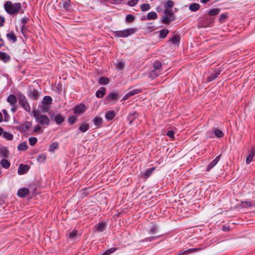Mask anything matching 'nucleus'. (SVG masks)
<instances>
[{
	"label": "nucleus",
	"mask_w": 255,
	"mask_h": 255,
	"mask_svg": "<svg viewBox=\"0 0 255 255\" xmlns=\"http://www.w3.org/2000/svg\"><path fill=\"white\" fill-rule=\"evenodd\" d=\"M180 41V36L177 34H174L168 40L170 44H172L176 47H178Z\"/></svg>",
	"instance_id": "obj_6"
},
{
	"label": "nucleus",
	"mask_w": 255,
	"mask_h": 255,
	"mask_svg": "<svg viewBox=\"0 0 255 255\" xmlns=\"http://www.w3.org/2000/svg\"><path fill=\"white\" fill-rule=\"evenodd\" d=\"M106 227L105 223L104 222L99 223L96 226L97 230L100 232H103Z\"/></svg>",
	"instance_id": "obj_31"
},
{
	"label": "nucleus",
	"mask_w": 255,
	"mask_h": 255,
	"mask_svg": "<svg viewBox=\"0 0 255 255\" xmlns=\"http://www.w3.org/2000/svg\"><path fill=\"white\" fill-rule=\"evenodd\" d=\"M28 96L32 100H37L39 97V93L34 88L30 89L28 92Z\"/></svg>",
	"instance_id": "obj_7"
},
{
	"label": "nucleus",
	"mask_w": 255,
	"mask_h": 255,
	"mask_svg": "<svg viewBox=\"0 0 255 255\" xmlns=\"http://www.w3.org/2000/svg\"><path fill=\"white\" fill-rule=\"evenodd\" d=\"M3 136L8 140H11L13 138V135L8 132L5 131L3 133Z\"/></svg>",
	"instance_id": "obj_38"
},
{
	"label": "nucleus",
	"mask_w": 255,
	"mask_h": 255,
	"mask_svg": "<svg viewBox=\"0 0 255 255\" xmlns=\"http://www.w3.org/2000/svg\"><path fill=\"white\" fill-rule=\"evenodd\" d=\"M156 230V227H152L150 229V232L151 233H154Z\"/></svg>",
	"instance_id": "obj_62"
},
{
	"label": "nucleus",
	"mask_w": 255,
	"mask_h": 255,
	"mask_svg": "<svg viewBox=\"0 0 255 255\" xmlns=\"http://www.w3.org/2000/svg\"><path fill=\"white\" fill-rule=\"evenodd\" d=\"M206 137L207 138H212L214 137V134L213 132V128L211 130H209L206 132Z\"/></svg>",
	"instance_id": "obj_43"
},
{
	"label": "nucleus",
	"mask_w": 255,
	"mask_h": 255,
	"mask_svg": "<svg viewBox=\"0 0 255 255\" xmlns=\"http://www.w3.org/2000/svg\"><path fill=\"white\" fill-rule=\"evenodd\" d=\"M6 37L9 40H11L13 42H15L16 41V36L13 34V33H7Z\"/></svg>",
	"instance_id": "obj_32"
},
{
	"label": "nucleus",
	"mask_w": 255,
	"mask_h": 255,
	"mask_svg": "<svg viewBox=\"0 0 255 255\" xmlns=\"http://www.w3.org/2000/svg\"><path fill=\"white\" fill-rule=\"evenodd\" d=\"M173 5H174V2L172 0H168L165 4V9L167 8L168 9H172V8L173 6Z\"/></svg>",
	"instance_id": "obj_40"
},
{
	"label": "nucleus",
	"mask_w": 255,
	"mask_h": 255,
	"mask_svg": "<svg viewBox=\"0 0 255 255\" xmlns=\"http://www.w3.org/2000/svg\"><path fill=\"white\" fill-rule=\"evenodd\" d=\"M130 96H129V94L128 93L126 95L124 96V97L123 98V100L125 101L127 100L128 98H129Z\"/></svg>",
	"instance_id": "obj_61"
},
{
	"label": "nucleus",
	"mask_w": 255,
	"mask_h": 255,
	"mask_svg": "<svg viewBox=\"0 0 255 255\" xmlns=\"http://www.w3.org/2000/svg\"><path fill=\"white\" fill-rule=\"evenodd\" d=\"M33 115L39 124L42 125H49L50 120L45 115H40L38 112L34 110Z\"/></svg>",
	"instance_id": "obj_2"
},
{
	"label": "nucleus",
	"mask_w": 255,
	"mask_h": 255,
	"mask_svg": "<svg viewBox=\"0 0 255 255\" xmlns=\"http://www.w3.org/2000/svg\"><path fill=\"white\" fill-rule=\"evenodd\" d=\"M31 125V124L30 122H26L23 126L26 129H28Z\"/></svg>",
	"instance_id": "obj_56"
},
{
	"label": "nucleus",
	"mask_w": 255,
	"mask_h": 255,
	"mask_svg": "<svg viewBox=\"0 0 255 255\" xmlns=\"http://www.w3.org/2000/svg\"><path fill=\"white\" fill-rule=\"evenodd\" d=\"M29 167L27 165L20 164L18 168L17 172L19 175L24 174L28 172Z\"/></svg>",
	"instance_id": "obj_10"
},
{
	"label": "nucleus",
	"mask_w": 255,
	"mask_h": 255,
	"mask_svg": "<svg viewBox=\"0 0 255 255\" xmlns=\"http://www.w3.org/2000/svg\"><path fill=\"white\" fill-rule=\"evenodd\" d=\"M89 125L86 122H83L81 124L79 127V130L81 132H85L89 129Z\"/></svg>",
	"instance_id": "obj_16"
},
{
	"label": "nucleus",
	"mask_w": 255,
	"mask_h": 255,
	"mask_svg": "<svg viewBox=\"0 0 255 255\" xmlns=\"http://www.w3.org/2000/svg\"><path fill=\"white\" fill-rule=\"evenodd\" d=\"M4 21V18L3 16H0V26H1L3 25Z\"/></svg>",
	"instance_id": "obj_57"
},
{
	"label": "nucleus",
	"mask_w": 255,
	"mask_h": 255,
	"mask_svg": "<svg viewBox=\"0 0 255 255\" xmlns=\"http://www.w3.org/2000/svg\"><path fill=\"white\" fill-rule=\"evenodd\" d=\"M19 104L27 112L30 111V107L26 97L21 93L17 94Z\"/></svg>",
	"instance_id": "obj_4"
},
{
	"label": "nucleus",
	"mask_w": 255,
	"mask_h": 255,
	"mask_svg": "<svg viewBox=\"0 0 255 255\" xmlns=\"http://www.w3.org/2000/svg\"><path fill=\"white\" fill-rule=\"evenodd\" d=\"M198 249V248H193V249H189L188 250H187L185 251H184V254H188V253H193L196 251H197Z\"/></svg>",
	"instance_id": "obj_53"
},
{
	"label": "nucleus",
	"mask_w": 255,
	"mask_h": 255,
	"mask_svg": "<svg viewBox=\"0 0 255 255\" xmlns=\"http://www.w3.org/2000/svg\"><path fill=\"white\" fill-rule=\"evenodd\" d=\"M166 134L169 137L174 138V132L173 130H170L168 131Z\"/></svg>",
	"instance_id": "obj_54"
},
{
	"label": "nucleus",
	"mask_w": 255,
	"mask_h": 255,
	"mask_svg": "<svg viewBox=\"0 0 255 255\" xmlns=\"http://www.w3.org/2000/svg\"><path fill=\"white\" fill-rule=\"evenodd\" d=\"M220 70L218 69L215 70L214 72L211 73L207 78V82H210L215 80L220 74Z\"/></svg>",
	"instance_id": "obj_9"
},
{
	"label": "nucleus",
	"mask_w": 255,
	"mask_h": 255,
	"mask_svg": "<svg viewBox=\"0 0 255 255\" xmlns=\"http://www.w3.org/2000/svg\"><path fill=\"white\" fill-rule=\"evenodd\" d=\"M227 18V15L223 14L220 15V20L221 21L222 19H225Z\"/></svg>",
	"instance_id": "obj_64"
},
{
	"label": "nucleus",
	"mask_w": 255,
	"mask_h": 255,
	"mask_svg": "<svg viewBox=\"0 0 255 255\" xmlns=\"http://www.w3.org/2000/svg\"><path fill=\"white\" fill-rule=\"evenodd\" d=\"M117 249L115 248H112L106 251H105L104 253L102 254L101 255H110L114 252H115L116 251Z\"/></svg>",
	"instance_id": "obj_36"
},
{
	"label": "nucleus",
	"mask_w": 255,
	"mask_h": 255,
	"mask_svg": "<svg viewBox=\"0 0 255 255\" xmlns=\"http://www.w3.org/2000/svg\"><path fill=\"white\" fill-rule=\"evenodd\" d=\"M139 0H131L128 1V4L130 6H133L135 5L138 2Z\"/></svg>",
	"instance_id": "obj_51"
},
{
	"label": "nucleus",
	"mask_w": 255,
	"mask_h": 255,
	"mask_svg": "<svg viewBox=\"0 0 255 255\" xmlns=\"http://www.w3.org/2000/svg\"><path fill=\"white\" fill-rule=\"evenodd\" d=\"M28 148L26 142L24 141L20 143L17 146V149L19 151L25 150Z\"/></svg>",
	"instance_id": "obj_27"
},
{
	"label": "nucleus",
	"mask_w": 255,
	"mask_h": 255,
	"mask_svg": "<svg viewBox=\"0 0 255 255\" xmlns=\"http://www.w3.org/2000/svg\"><path fill=\"white\" fill-rule=\"evenodd\" d=\"M160 72V71L153 69L149 73L150 77L154 79L159 75Z\"/></svg>",
	"instance_id": "obj_25"
},
{
	"label": "nucleus",
	"mask_w": 255,
	"mask_h": 255,
	"mask_svg": "<svg viewBox=\"0 0 255 255\" xmlns=\"http://www.w3.org/2000/svg\"><path fill=\"white\" fill-rule=\"evenodd\" d=\"M126 20L128 22H131L132 21H133L134 19V16L132 15V14H128L127 16H126Z\"/></svg>",
	"instance_id": "obj_47"
},
{
	"label": "nucleus",
	"mask_w": 255,
	"mask_h": 255,
	"mask_svg": "<svg viewBox=\"0 0 255 255\" xmlns=\"http://www.w3.org/2000/svg\"><path fill=\"white\" fill-rule=\"evenodd\" d=\"M175 20V15L172 11V9L166 8L162 16V22L168 24Z\"/></svg>",
	"instance_id": "obj_3"
},
{
	"label": "nucleus",
	"mask_w": 255,
	"mask_h": 255,
	"mask_svg": "<svg viewBox=\"0 0 255 255\" xmlns=\"http://www.w3.org/2000/svg\"><path fill=\"white\" fill-rule=\"evenodd\" d=\"M199 4L194 3L189 5V9L192 11H196L200 8Z\"/></svg>",
	"instance_id": "obj_28"
},
{
	"label": "nucleus",
	"mask_w": 255,
	"mask_h": 255,
	"mask_svg": "<svg viewBox=\"0 0 255 255\" xmlns=\"http://www.w3.org/2000/svg\"><path fill=\"white\" fill-rule=\"evenodd\" d=\"M106 89L104 87H101L99 90H98L96 93V96L97 98H102L105 94Z\"/></svg>",
	"instance_id": "obj_22"
},
{
	"label": "nucleus",
	"mask_w": 255,
	"mask_h": 255,
	"mask_svg": "<svg viewBox=\"0 0 255 255\" xmlns=\"http://www.w3.org/2000/svg\"><path fill=\"white\" fill-rule=\"evenodd\" d=\"M243 203H244L245 205H246L247 206L250 207L252 206V203L250 201H245Z\"/></svg>",
	"instance_id": "obj_60"
},
{
	"label": "nucleus",
	"mask_w": 255,
	"mask_h": 255,
	"mask_svg": "<svg viewBox=\"0 0 255 255\" xmlns=\"http://www.w3.org/2000/svg\"><path fill=\"white\" fill-rule=\"evenodd\" d=\"M213 132H214V136H215L217 138L223 137L224 135L223 132L217 128L213 127Z\"/></svg>",
	"instance_id": "obj_14"
},
{
	"label": "nucleus",
	"mask_w": 255,
	"mask_h": 255,
	"mask_svg": "<svg viewBox=\"0 0 255 255\" xmlns=\"http://www.w3.org/2000/svg\"><path fill=\"white\" fill-rule=\"evenodd\" d=\"M77 120V119L75 116H71L68 119V122L70 124H74Z\"/></svg>",
	"instance_id": "obj_49"
},
{
	"label": "nucleus",
	"mask_w": 255,
	"mask_h": 255,
	"mask_svg": "<svg viewBox=\"0 0 255 255\" xmlns=\"http://www.w3.org/2000/svg\"><path fill=\"white\" fill-rule=\"evenodd\" d=\"M255 156V150L252 148L246 158V162L247 164H249L253 159L254 157Z\"/></svg>",
	"instance_id": "obj_15"
},
{
	"label": "nucleus",
	"mask_w": 255,
	"mask_h": 255,
	"mask_svg": "<svg viewBox=\"0 0 255 255\" xmlns=\"http://www.w3.org/2000/svg\"><path fill=\"white\" fill-rule=\"evenodd\" d=\"M157 15L155 12L152 11L150 12L147 14L148 19H154L157 18Z\"/></svg>",
	"instance_id": "obj_35"
},
{
	"label": "nucleus",
	"mask_w": 255,
	"mask_h": 255,
	"mask_svg": "<svg viewBox=\"0 0 255 255\" xmlns=\"http://www.w3.org/2000/svg\"><path fill=\"white\" fill-rule=\"evenodd\" d=\"M131 33H114V34L117 36L119 37H126L130 35Z\"/></svg>",
	"instance_id": "obj_45"
},
{
	"label": "nucleus",
	"mask_w": 255,
	"mask_h": 255,
	"mask_svg": "<svg viewBox=\"0 0 255 255\" xmlns=\"http://www.w3.org/2000/svg\"><path fill=\"white\" fill-rule=\"evenodd\" d=\"M0 153L2 155L3 157H8L9 151L7 147H2L0 149Z\"/></svg>",
	"instance_id": "obj_23"
},
{
	"label": "nucleus",
	"mask_w": 255,
	"mask_h": 255,
	"mask_svg": "<svg viewBox=\"0 0 255 255\" xmlns=\"http://www.w3.org/2000/svg\"><path fill=\"white\" fill-rule=\"evenodd\" d=\"M7 102L9 103L10 106L15 105L17 102L16 96L13 94H10L7 98Z\"/></svg>",
	"instance_id": "obj_12"
},
{
	"label": "nucleus",
	"mask_w": 255,
	"mask_h": 255,
	"mask_svg": "<svg viewBox=\"0 0 255 255\" xmlns=\"http://www.w3.org/2000/svg\"><path fill=\"white\" fill-rule=\"evenodd\" d=\"M86 110V107L84 104H80L74 107V112L75 114H82Z\"/></svg>",
	"instance_id": "obj_8"
},
{
	"label": "nucleus",
	"mask_w": 255,
	"mask_h": 255,
	"mask_svg": "<svg viewBox=\"0 0 255 255\" xmlns=\"http://www.w3.org/2000/svg\"><path fill=\"white\" fill-rule=\"evenodd\" d=\"M141 10L142 11H145L150 8V5L148 3H143L141 5Z\"/></svg>",
	"instance_id": "obj_42"
},
{
	"label": "nucleus",
	"mask_w": 255,
	"mask_h": 255,
	"mask_svg": "<svg viewBox=\"0 0 255 255\" xmlns=\"http://www.w3.org/2000/svg\"><path fill=\"white\" fill-rule=\"evenodd\" d=\"M125 64L124 62L121 61L117 65V68L119 70H122L124 69Z\"/></svg>",
	"instance_id": "obj_46"
},
{
	"label": "nucleus",
	"mask_w": 255,
	"mask_h": 255,
	"mask_svg": "<svg viewBox=\"0 0 255 255\" xmlns=\"http://www.w3.org/2000/svg\"><path fill=\"white\" fill-rule=\"evenodd\" d=\"M29 193V190L27 188H21L18 190L17 195L20 197H25Z\"/></svg>",
	"instance_id": "obj_20"
},
{
	"label": "nucleus",
	"mask_w": 255,
	"mask_h": 255,
	"mask_svg": "<svg viewBox=\"0 0 255 255\" xmlns=\"http://www.w3.org/2000/svg\"><path fill=\"white\" fill-rule=\"evenodd\" d=\"M29 19L27 17H24L22 19V22L24 24L28 21Z\"/></svg>",
	"instance_id": "obj_63"
},
{
	"label": "nucleus",
	"mask_w": 255,
	"mask_h": 255,
	"mask_svg": "<svg viewBox=\"0 0 255 255\" xmlns=\"http://www.w3.org/2000/svg\"><path fill=\"white\" fill-rule=\"evenodd\" d=\"M155 167H153L148 169L146 172L143 174L142 177L145 179L148 178L149 176L151 175L153 172L155 170Z\"/></svg>",
	"instance_id": "obj_21"
},
{
	"label": "nucleus",
	"mask_w": 255,
	"mask_h": 255,
	"mask_svg": "<svg viewBox=\"0 0 255 255\" xmlns=\"http://www.w3.org/2000/svg\"><path fill=\"white\" fill-rule=\"evenodd\" d=\"M41 127H40L39 126H36L35 127H34V128L33 129V131L34 132H39L41 131Z\"/></svg>",
	"instance_id": "obj_55"
},
{
	"label": "nucleus",
	"mask_w": 255,
	"mask_h": 255,
	"mask_svg": "<svg viewBox=\"0 0 255 255\" xmlns=\"http://www.w3.org/2000/svg\"><path fill=\"white\" fill-rule=\"evenodd\" d=\"M59 146V144L57 142H53L52 143L49 147V151L54 152V150L58 148Z\"/></svg>",
	"instance_id": "obj_39"
},
{
	"label": "nucleus",
	"mask_w": 255,
	"mask_h": 255,
	"mask_svg": "<svg viewBox=\"0 0 255 255\" xmlns=\"http://www.w3.org/2000/svg\"><path fill=\"white\" fill-rule=\"evenodd\" d=\"M109 82V79L105 77H101L99 80V83L102 85L107 84Z\"/></svg>",
	"instance_id": "obj_34"
},
{
	"label": "nucleus",
	"mask_w": 255,
	"mask_h": 255,
	"mask_svg": "<svg viewBox=\"0 0 255 255\" xmlns=\"http://www.w3.org/2000/svg\"><path fill=\"white\" fill-rule=\"evenodd\" d=\"M136 115V112H134L132 114H130L128 117V119L129 121V124L131 125L134 119V115Z\"/></svg>",
	"instance_id": "obj_48"
},
{
	"label": "nucleus",
	"mask_w": 255,
	"mask_h": 255,
	"mask_svg": "<svg viewBox=\"0 0 255 255\" xmlns=\"http://www.w3.org/2000/svg\"><path fill=\"white\" fill-rule=\"evenodd\" d=\"M103 120L101 117H96L93 119V122L94 123V125L96 127V128H99L100 127H101V126L103 123Z\"/></svg>",
	"instance_id": "obj_17"
},
{
	"label": "nucleus",
	"mask_w": 255,
	"mask_h": 255,
	"mask_svg": "<svg viewBox=\"0 0 255 255\" xmlns=\"http://www.w3.org/2000/svg\"><path fill=\"white\" fill-rule=\"evenodd\" d=\"M153 67L154 69L157 70L161 72V69L162 68V64L159 61H155L154 62H153Z\"/></svg>",
	"instance_id": "obj_29"
},
{
	"label": "nucleus",
	"mask_w": 255,
	"mask_h": 255,
	"mask_svg": "<svg viewBox=\"0 0 255 255\" xmlns=\"http://www.w3.org/2000/svg\"><path fill=\"white\" fill-rule=\"evenodd\" d=\"M77 233L78 232L76 230H73L69 233V238L72 240H74L76 239V237H77Z\"/></svg>",
	"instance_id": "obj_37"
},
{
	"label": "nucleus",
	"mask_w": 255,
	"mask_h": 255,
	"mask_svg": "<svg viewBox=\"0 0 255 255\" xmlns=\"http://www.w3.org/2000/svg\"><path fill=\"white\" fill-rule=\"evenodd\" d=\"M220 158V155L217 156L215 159H214L207 166L206 171L209 172L210 171V170L213 168L219 162Z\"/></svg>",
	"instance_id": "obj_11"
},
{
	"label": "nucleus",
	"mask_w": 255,
	"mask_h": 255,
	"mask_svg": "<svg viewBox=\"0 0 255 255\" xmlns=\"http://www.w3.org/2000/svg\"><path fill=\"white\" fill-rule=\"evenodd\" d=\"M52 101V99L50 96H45L42 101L43 105H50Z\"/></svg>",
	"instance_id": "obj_24"
},
{
	"label": "nucleus",
	"mask_w": 255,
	"mask_h": 255,
	"mask_svg": "<svg viewBox=\"0 0 255 255\" xmlns=\"http://www.w3.org/2000/svg\"><path fill=\"white\" fill-rule=\"evenodd\" d=\"M141 92V90L138 89H133L132 90L130 91L128 93L130 96H133L135 94H138Z\"/></svg>",
	"instance_id": "obj_44"
},
{
	"label": "nucleus",
	"mask_w": 255,
	"mask_h": 255,
	"mask_svg": "<svg viewBox=\"0 0 255 255\" xmlns=\"http://www.w3.org/2000/svg\"><path fill=\"white\" fill-rule=\"evenodd\" d=\"M3 6L5 11L10 15H13L19 12L22 13L24 11L21 8V4L20 2H16L13 4L10 1H6Z\"/></svg>",
	"instance_id": "obj_1"
},
{
	"label": "nucleus",
	"mask_w": 255,
	"mask_h": 255,
	"mask_svg": "<svg viewBox=\"0 0 255 255\" xmlns=\"http://www.w3.org/2000/svg\"><path fill=\"white\" fill-rule=\"evenodd\" d=\"M159 37L160 38H164L167 36V35L168 33H159Z\"/></svg>",
	"instance_id": "obj_58"
},
{
	"label": "nucleus",
	"mask_w": 255,
	"mask_h": 255,
	"mask_svg": "<svg viewBox=\"0 0 255 255\" xmlns=\"http://www.w3.org/2000/svg\"><path fill=\"white\" fill-rule=\"evenodd\" d=\"M2 112L3 113L4 116V121L5 122H7L9 119V118L7 112L5 110H2Z\"/></svg>",
	"instance_id": "obj_52"
},
{
	"label": "nucleus",
	"mask_w": 255,
	"mask_h": 255,
	"mask_svg": "<svg viewBox=\"0 0 255 255\" xmlns=\"http://www.w3.org/2000/svg\"><path fill=\"white\" fill-rule=\"evenodd\" d=\"M41 111L43 112H47L49 110V107L47 105H43L41 107Z\"/></svg>",
	"instance_id": "obj_50"
},
{
	"label": "nucleus",
	"mask_w": 255,
	"mask_h": 255,
	"mask_svg": "<svg viewBox=\"0 0 255 255\" xmlns=\"http://www.w3.org/2000/svg\"><path fill=\"white\" fill-rule=\"evenodd\" d=\"M46 158V156L45 154H41L40 155H38L37 156L36 159L38 162H44Z\"/></svg>",
	"instance_id": "obj_33"
},
{
	"label": "nucleus",
	"mask_w": 255,
	"mask_h": 255,
	"mask_svg": "<svg viewBox=\"0 0 255 255\" xmlns=\"http://www.w3.org/2000/svg\"><path fill=\"white\" fill-rule=\"evenodd\" d=\"M119 93L115 90L113 92L109 93L105 98V100L107 102L112 101H117L119 99Z\"/></svg>",
	"instance_id": "obj_5"
},
{
	"label": "nucleus",
	"mask_w": 255,
	"mask_h": 255,
	"mask_svg": "<svg viewBox=\"0 0 255 255\" xmlns=\"http://www.w3.org/2000/svg\"><path fill=\"white\" fill-rule=\"evenodd\" d=\"M29 144L34 146L37 142V139L35 137H30L28 139Z\"/></svg>",
	"instance_id": "obj_41"
},
{
	"label": "nucleus",
	"mask_w": 255,
	"mask_h": 255,
	"mask_svg": "<svg viewBox=\"0 0 255 255\" xmlns=\"http://www.w3.org/2000/svg\"><path fill=\"white\" fill-rule=\"evenodd\" d=\"M10 59V56L7 53L3 52H0V60H2L4 62L9 61Z\"/></svg>",
	"instance_id": "obj_18"
},
{
	"label": "nucleus",
	"mask_w": 255,
	"mask_h": 255,
	"mask_svg": "<svg viewBox=\"0 0 255 255\" xmlns=\"http://www.w3.org/2000/svg\"><path fill=\"white\" fill-rule=\"evenodd\" d=\"M12 108H11V111L12 113H14L17 110V106L15 105H14L13 106H11Z\"/></svg>",
	"instance_id": "obj_59"
},
{
	"label": "nucleus",
	"mask_w": 255,
	"mask_h": 255,
	"mask_svg": "<svg viewBox=\"0 0 255 255\" xmlns=\"http://www.w3.org/2000/svg\"><path fill=\"white\" fill-rule=\"evenodd\" d=\"M220 11L219 8H212L208 12V15L210 16H214L217 15Z\"/></svg>",
	"instance_id": "obj_30"
},
{
	"label": "nucleus",
	"mask_w": 255,
	"mask_h": 255,
	"mask_svg": "<svg viewBox=\"0 0 255 255\" xmlns=\"http://www.w3.org/2000/svg\"><path fill=\"white\" fill-rule=\"evenodd\" d=\"M116 116V113L114 111H109L105 114V118L107 120H112Z\"/></svg>",
	"instance_id": "obj_19"
},
{
	"label": "nucleus",
	"mask_w": 255,
	"mask_h": 255,
	"mask_svg": "<svg viewBox=\"0 0 255 255\" xmlns=\"http://www.w3.org/2000/svg\"><path fill=\"white\" fill-rule=\"evenodd\" d=\"M0 164L3 168L8 169L10 167V163L7 159H2L0 161Z\"/></svg>",
	"instance_id": "obj_26"
},
{
	"label": "nucleus",
	"mask_w": 255,
	"mask_h": 255,
	"mask_svg": "<svg viewBox=\"0 0 255 255\" xmlns=\"http://www.w3.org/2000/svg\"><path fill=\"white\" fill-rule=\"evenodd\" d=\"M52 120H53L56 124H60L64 121V118L61 114H58L54 117L51 116Z\"/></svg>",
	"instance_id": "obj_13"
}]
</instances>
